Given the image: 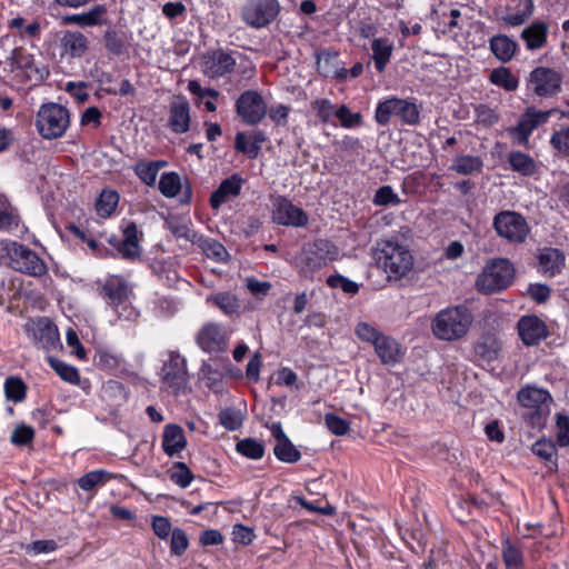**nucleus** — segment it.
Masks as SVG:
<instances>
[{
	"instance_id": "obj_54",
	"label": "nucleus",
	"mask_w": 569,
	"mask_h": 569,
	"mask_svg": "<svg viewBox=\"0 0 569 569\" xmlns=\"http://www.w3.org/2000/svg\"><path fill=\"white\" fill-rule=\"evenodd\" d=\"M170 536V552L174 556H181L184 553L189 546V539L186 531L181 528H174Z\"/></svg>"
},
{
	"instance_id": "obj_43",
	"label": "nucleus",
	"mask_w": 569,
	"mask_h": 569,
	"mask_svg": "<svg viewBox=\"0 0 569 569\" xmlns=\"http://www.w3.org/2000/svg\"><path fill=\"white\" fill-rule=\"evenodd\" d=\"M119 203V194L110 189L101 191L96 201V211L102 218H108L112 214Z\"/></svg>"
},
{
	"instance_id": "obj_3",
	"label": "nucleus",
	"mask_w": 569,
	"mask_h": 569,
	"mask_svg": "<svg viewBox=\"0 0 569 569\" xmlns=\"http://www.w3.org/2000/svg\"><path fill=\"white\" fill-rule=\"evenodd\" d=\"M473 322L471 311L465 306L448 307L437 313L432 320L433 335L443 341L463 338Z\"/></svg>"
},
{
	"instance_id": "obj_25",
	"label": "nucleus",
	"mask_w": 569,
	"mask_h": 569,
	"mask_svg": "<svg viewBox=\"0 0 569 569\" xmlns=\"http://www.w3.org/2000/svg\"><path fill=\"white\" fill-rule=\"evenodd\" d=\"M107 9L103 4H97L89 11L82 13H73L62 18L66 24H76L81 28L96 27L104 22Z\"/></svg>"
},
{
	"instance_id": "obj_58",
	"label": "nucleus",
	"mask_w": 569,
	"mask_h": 569,
	"mask_svg": "<svg viewBox=\"0 0 569 569\" xmlns=\"http://www.w3.org/2000/svg\"><path fill=\"white\" fill-rule=\"evenodd\" d=\"M550 144L560 153L569 156V126L555 131L551 134Z\"/></svg>"
},
{
	"instance_id": "obj_1",
	"label": "nucleus",
	"mask_w": 569,
	"mask_h": 569,
	"mask_svg": "<svg viewBox=\"0 0 569 569\" xmlns=\"http://www.w3.org/2000/svg\"><path fill=\"white\" fill-rule=\"evenodd\" d=\"M373 258L388 280L398 281L406 277L413 267V256L407 246L392 240L377 242Z\"/></svg>"
},
{
	"instance_id": "obj_35",
	"label": "nucleus",
	"mask_w": 569,
	"mask_h": 569,
	"mask_svg": "<svg viewBox=\"0 0 569 569\" xmlns=\"http://www.w3.org/2000/svg\"><path fill=\"white\" fill-rule=\"evenodd\" d=\"M501 342L493 333H485L475 345V352L485 360L496 359L500 352Z\"/></svg>"
},
{
	"instance_id": "obj_59",
	"label": "nucleus",
	"mask_w": 569,
	"mask_h": 569,
	"mask_svg": "<svg viewBox=\"0 0 569 569\" xmlns=\"http://www.w3.org/2000/svg\"><path fill=\"white\" fill-rule=\"evenodd\" d=\"M525 2V10L521 11V12H517V13H512V14H508L506 17H503V21L511 26V27H517V26H521L522 23H525L532 14L533 12V2L532 0H523Z\"/></svg>"
},
{
	"instance_id": "obj_40",
	"label": "nucleus",
	"mask_w": 569,
	"mask_h": 569,
	"mask_svg": "<svg viewBox=\"0 0 569 569\" xmlns=\"http://www.w3.org/2000/svg\"><path fill=\"white\" fill-rule=\"evenodd\" d=\"M508 161L512 170L522 176H532L537 170L536 161L521 151L510 152Z\"/></svg>"
},
{
	"instance_id": "obj_7",
	"label": "nucleus",
	"mask_w": 569,
	"mask_h": 569,
	"mask_svg": "<svg viewBox=\"0 0 569 569\" xmlns=\"http://www.w3.org/2000/svg\"><path fill=\"white\" fill-rule=\"evenodd\" d=\"M391 117L399 118L406 124L416 126L420 120V111L415 102L393 97L380 101L375 112V119L380 126H387Z\"/></svg>"
},
{
	"instance_id": "obj_6",
	"label": "nucleus",
	"mask_w": 569,
	"mask_h": 569,
	"mask_svg": "<svg viewBox=\"0 0 569 569\" xmlns=\"http://www.w3.org/2000/svg\"><path fill=\"white\" fill-rule=\"evenodd\" d=\"M513 274V266L507 259H496L483 268L477 278L476 287L483 293L497 292L510 286Z\"/></svg>"
},
{
	"instance_id": "obj_57",
	"label": "nucleus",
	"mask_w": 569,
	"mask_h": 569,
	"mask_svg": "<svg viewBox=\"0 0 569 569\" xmlns=\"http://www.w3.org/2000/svg\"><path fill=\"white\" fill-rule=\"evenodd\" d=\"M355 332L360 340L369 342L372 346L383 335L376 327L368 322H359L356 326Z\"/></svg>"
},
{
	"instance_id": "obj_50",
	"label": "nucleus",
	"mask_w": 569,
	"mask_h": 569,
	"mask_svg": "<svg viewBox=\"0 0 569 569\" xmlns=\"http://www.w3.org/2000/svg\"><path fill=\"white\" fill-rule=\"evenodd\" d=\"M311 108L323 123L330 122L337 113V108L329 99H316L311 102Z\"/></svg>"
},
{
	"instance_id": "obj_46",
	"label": "nucleus",
	"mask_w": 569,
	"mask_h": 569,
	"mask_svg": "<svg viewBox=\"0 0 569 569\" xmlns=\"http://www.w3.org/2000/svg\"><path fill=\"white\" fill-rule=\"evenodd\" d=\"M273 452L282 462H297L301 458L300 451L292 445L288 437L276 442Z\"/></svg>"
},
{
	"instance_id": "obj_15",
	"label": "nucleus",
	"mask_w": 569,
	"mask_h": 569,
	"mask_svg": "<svg viewBox=\"0 0 569 569\" xmlns=\"http://www.w3.org/2000/svg\"><path fill=\"white\" fill-rule=\"evenodd\" d=\"M237 113L244 123L258 124L267 113V104L257 91H244L236 102Z\"/></svg>"
},
{
	"instance_id": "obj_21",
	"label": "nucleus",
	"mask_w": 569,
	"mask_h": 569,
	"mask_svg": "<svg viewBox=\"0 0 569 569\" xmlns=\"http://www.w3.org/2000/svg\"><path fill=\"white\" fill-rule=\"evenodd\" d=\"M191 122L190 104L186 97L177 96L170 103L168 126L176 133H184Z\"/></svg>"
},
{
	"instance_id": "obj_42",
	"label": "nucleus",
	"mask_w": 569,
	"mask_h": 569,
	"mask_svg": "<svg viewBox=\"0 0 569 569\" xmlns=\"http://www.w3.org/2000/svg\"><path fill=\"white\" fill-rule=\"evenodd\" d=\"M482 167L483 162L480 157L469 154L457 156L451 164V169L460 174L480 172Z\"/></svg>"
},
{
	"instance_id": "obj_30",
	"label": "nucleus",
	"mask_w": 569,
	"mask_h": 569,
	"mask_svg": "<svg viewBox=\"0 0 569 569\" xmlns=\"http://www.w3.org/2000/svg\"><path fill=\"white\" fill-rule=\"evenodd\" d=\"M548 26L542 21H535L521 31V39L528 50H537L546 46Z\"/></svg>"
},
{
	"instance_id": "obj_38",
	"label": "nucleus",
	"mask_w": 569,
	"mask_h": 569,
	"mask_svg": "<svg viewBox=\"0 0 569 569\" xmlns=\"http://www.w3.org/2000/svg\"><path fill=\"white\" fill-rule=\"evenodd\" d=\"M489 80L492 84L503 88L506 91H515L519 87V79L507 67H498L490 72Z\"/></svg>"
},
{
	"instance_id": "obj_11",
	"label": "nucleus",
	"mask_w": 569,
	"mask_h": 569,
	"mask_svg": "<svg viewBox=\"0 0 569 569\" xmlns=\"http://www.w3.org/2000/svg\"><path fill=\"white\" fill-rule=\"evenodd\" d=\"M280 12L278 0H249L241 10L243 21L256 29L270 24Z\"/></svg>"
},
{
	"instance_id": "obj_37",
	"label": "nucleus",
	"mask_w": 569,
	"mask_h": 569,
	"mask_svg": "<svg viewBox=\"0 0 569 569\" xmlns=\"http://www.w3.org/2000/svg\"><path fill=\"white\" fill-rule=\"evenodd\" d=\"M113 475L104 469L89 471L77 480L78 486L84 491H92L106 485Z\"/></svg>"
},
{
	"instance_id": "obj_51",
	"label": "nucleus",
	"mask_w": 569,
	"mask_h": 569,
	"mask_svg": "<svg viewBox=\"0 0 569 569\" xmlns=\"http://www.w3.org/2000/svg\"><path fill=\"white\" fill-rule=\"evenodd\" d=\"M373 203L380 207L399 206L401 200L390 186H383L376 191Z\"/></svg>"
},
{
	"instance_id": "obj_64",
	"label": "nucleus",
	"mask_w": 569,
	"mask_h": 569,
	"mask_svg": "<svg viewBox=\"0 0 569 569\" xmlns=\"http://www.w3.org/2000/svg\"><path fill=\"white\" fill-rule=\"evenodd\" d=\"M557 440L561 446L569 445V416L565 413H558L557 420Z\"/></svg>"
},
{
	"instance_id": "obj_13",
	"label": "nucleus",
	"mask_w": 569,
	"mask_h": 569,
	"mask_svg": "<svg viewBox=\"0 0 569 569\" xmlns=\"http://www.w3.org/2000/svg\"><path fill=\"white\" fill-rule=\"evenodd\" d=\"M26 331L33 343L46 350H54L60 346L57 327L48 318H37L26 325Z\"/></svg>"
},
{
	"instance_id": "obj_19",
	"label": "nucleus",
	"mask_w": 569,
	"mask_h": 569,
	"mask_svg": "<svg viewBox=\"0 0 569 569\" xmlns=\"http://www.w3.org/2000/svg\"><path fill=\"white\" fill-rule=\"evenodd\" d=\"M12 63L24 71L26 77L34 84L43 81L49 76V70L44 64L34 61L32 54L22 48L12 51Z\"/></svg>"
},
{
	"instance_id": "obj_32",
	"label": "nucleus",
	"mask_w": 569,
	"mask_h": 569,
	"mask_svg": "<svg viewBox=\"0 0 569 569\" xmlns=\"http://www.w3.org/2000/svg\"><path fill=\"white\" fill-rule=\"evenodd\" d=\"M264 140L266 137L262 131H254L250 136L238 132L234 139V148L238 152L246 153L253 159L259 154Z\"/></svg>"
},
{
	"instance_id": "obj_24",
	"label": "nucleus",
	"mask_w": 569,
	"mask_h": 569,
	"mask_svg": "<svg viewBox=\"0 0 569 569\" xmlns=\"http://www.w3.org/2000/svg\"><path fill=\"white\" fill-rule=\"evenodd\" d=\"M60 47L62 56L82 58L89 49V40L79 31H66L61 37Z\"/></svg>"
},
{
	"instance_id": "obj_53",
	"label": "nucleus",
	"mask_w": 569,
	"mask_h": 569,
	"mask_svg": "<svg viewBox=\"0 0 569 569\" xmlns=\"http://www.w3.org/2000/svg\"><path fill=\"white\" fill-rule=\"evenodd\" d=\"M219 421L226 429L234 431L242 426V415L234 408H227L219 413Z\"/></svg>"
},
{
	"instance_id": "obj_52",
	"label": "nucleus",
	"mask_w": 569,
	"mask_h": 569,
	"mask_svg": "<svg viewBox=\"0 0 569 569\" xmlns=\"http://www.w3.org/2000/svg\"><path fill=\"white\" fill-rule=\"evenodd\" d=\"M292 500L296 503H298L299 506H301L303 509H306L312 513H320L323 516H333L337 511L336 508L332 505H330L329 502H326V505H323V506H318L313 501H308L302 496H293Z\"/></svg>"
},
{
	"instance_id": "obj_49",
	"label": "nucleus",
	"mask_w": 569,
	"mask_h": 569,
	"mask_svg": "<svg viewBox=\"0 0 569 569\" xmlns=\"http://www.w3.org/2000/svg\"><path fill=\"white\" fill-rule=\"evenodd\" d=\"M336 118L340 126L346 129H352L362 124V116L359 112H352L346 104L337 108Z\"/></svg>"
},
{
	"instance_id": "obj_55",
	"label": "nucleus",
	"mask_w": 569,
	"mask_h": 569,
	"mask_svg": "<svg viewBox=\"0 0 569 569\" xmlns=\"http://www.w3.org/2000/svg\"><path fill=\"white\" fill-rule=\"evenodd\" d=\"M169 477L173 483L181 488H187L193 479V475L190 469L187 468V465H174L169 471Z\"/></svg>"
},
{
	"instance_id": "obj_4",
	"label": "nucleus",
	"mask_w": 569,
	"mask_h": 569,
	"mask_svg": "<svg viewBox=\"0 0 569 569\" xmlns=\"http://www.w3.org/2000/svg\"><path fill=\"white\" fill-rule=\"evenodd\" d=\"M521 416L531 428H542L551 412L553 399L541 388L526 387L518 392Z\"/></svg>"
},
{
	"instance_id": "obj_62",
	"label": "nucleus",
	"mask_w": 569,
	"mask_h": 569,
	"mask_svg": "<svg viewBox=\"0 0 569 569\" xmlns=\"http://www.w3.org/2000/svg\"><path fill=\"white\" fill-rule=\"evenodd\" d=\"M151 526L154 535L163 540L168 539L173 530L169 519L163 516H153Z\"/></svg>"
},
{
	"instance_id": "obj_39",
	"label": "nucleus",
	"mask_w": 569,
	"mask_h": 569,
	"mask_svg": "<svg viewBox=\"0 0 569 569\" xmlns=\"http://www.w3.org/2000/svg\"><path fill=\"white\" fill-rule=\"evenodd\" d=\"M337 56L336 54H330V53H322L320 56H318V60H317V67H318V71L320 74H322L323 77H331V78H337V79H340V80H346L348 78H350L349 76V72L348 70L349 69H346V68H331V63L336 60Z\"/></svg>"
},
{
	"instance_id": "obj_31",
	"label": "nucleus",
	"mask_w": 569,
	"mask_h": 569,
	"mask_svg": "<svg viewBox=\"0 0 569 569\" xmlns=\"http://www.w3.org/2000/svg\"><path fill=\"white\" fill-rule=\"evenodd\" d=\"M501 557L506 569H522L525 566L522 545L520 542H512L509 537L502 540Z\"/></svg>"
},
{
	"instance_id": "obj_60",
	"label": "nucleus",
	"mask_w": 569,
	"mask_h": 569,
	"mask_svg": "<svg viewBox=\"0 0 569 569\" xmlns=\"http://www.w3.org/2000/svg\"><path fill=\"white\" fill-rule=\"evenodd\" d=\"M327 428L337 436H343L349 431V422L335 413L325 416Z\"/></svg>"
},
{
	"instance_id": "obj_12",
	"label": "nucleus",
	"mask_w": 569,
	"mask_h": 569,
	"mask_svg": "<svg viewBox=\"0 0 569 569\" xmlns=\"http://www.w3.org/2000/svg\"><path fill=\"white\" fill-rule=\"evenodd\" d=\"M562 74L547 67L535 68L528 79V87L541 98L553 97L561 90Z\"/></svg>"
},
{
	"instance_id": "obj_18",
	"label": "nucleus",
	"mask_w": 569,
	"mask_h": 569,
	"mask_svg": "<svg viewBox=\"0 0 569 569\" xmlns=\"http://www.w3.org/2000/svg\"><path fill=\"white\" fill-rule=\"evenodd\" d=\"M228 336L223 328L208 322L197 333V343L206 352H221L227 348Z\"/></svg>"
},
{
	"instance_id": "obj_23",
	"label": "nucleus",
	"mask_w": 569,
	"mask_h": 569,
	"mask_svg": "<svg viewBox=\"0 0 569 569\" xmlns=\"http://www.w3.org/2000/svg\"><path fill=\"white\" fill-rule=\"evenodd\" d=\"M244 182L246 180L239 173H233L232 176L223 179L218 189L212 192L210 197L211 207L213 209H218L224 202L238 197Z\"/></svg>"
},
{
	"instance_id": "obj_48",
	"label": "nucleus",
	"mask_w": 569,
	"mask_h": 569,
	"mask_svg": "<svg viewBox=\"0 0 569 569\" xmlns=\"http://www.w3.org/2000/svg\"><path fill=\"white\" fill-rule=\"evenodd\" d=\"M27 387L18 377H8L4 381L6 398L13 402H21L26 398Z\"/></svg>"
},
{
	"instance_id": "obj_20",
	"label": "nucleus",
	"mask_w": 569,
	"mask_h": 569,
	"mask_svg": "<svg viewBox=\"0 0 569 569\" xmlns=\"http://www.w3.org/2000/svg\"><path fill=\"white\" fill-rule=\"evenodd\" d=\"M161 376L163 382L174 391L181 389L187 382L186 360L177 353H170L164 362Z\"/></svg>"
},
{
	"instance_id": "obj_56",
	"label": "nucleus",
	"mask_w": 569,
	"mask_h": 569,
	"mask_svg": "<svg viewBox=\"0 0 569 569\" xmlns=\"http://www.w3.org/2000/svg\"><path fill=\"white\" fill-rule=\"evenodd\" d=\"M197 243L201 246L207 257L212 258L217 261L223 260L227 253L224 247L216 240L202 239V237L200 236V241H198Z\"/></svg>"
},
{
	"instance_id": "obj_61",
	"label": "nucleus",
	"mask_w": 569,
	"mask_h": 569,
	"mask_svg": "<svg viewBox=\"0 0 569 569\" xmlns=\"http://www.w3.org/2000/svg\"><path fill=\"white\" fill-rule=\"evenodd\" d=\"M123 363V358L111 351L106 350L99 352L98 355V365L103 369L116 370L120 368Z\"/></svg>"
},
{
	"instance_id": "obj_14",
	"label": "nucleus",
	"mask_w": 569,
	"mask_h": 569,
	"mask_svg": "<svg viewBox=\"0 0 569 569\" xmlns=\"http://www.w3.org/2000/svg\"><path fill=\"white\" fill-rule=\"evenodd\" d=\"M553 112H556V109L547 111H538L533 108L527 109L517 126L509 129L510 136L518 144L527 146L532 131L546 123Z\"/></svg>"
},
{
	"instance_id": "obj_63",
	"label": "nucleus",
	"mask_w": 569,
	"mask_h": 569,
	"mask_svg": "<svg viewBox=\"0 0 569 569\" xmlns=\"http://www.w3.org/2000/svg\"><path fill=\"white\" fill-rule=\"evenodd\" d=\"M104 46L112 54H121L124 51L123 40L113 30H108L104 33Z\"/></svg>"
},
{
	"instance_id": "obj_29",
	"label": "nucleus",
	"mask_w": 569,
	"mask_h": 569,
	"mask_svg": "<svg viewBox=\"0 0 569 569\" xmlns=\"http://www.w3.org/2000/svg\"><path fill=\"white\" fill-rule=\"evenodd\" d=\"M166 226L178 240L192 243L200 241V236L191 228V221L187 218L171 216L166 220Z\"/></svg>"
},
{
	"instance_id": "obj_26",
	"label": "nucleus",
	"mask_w": 569,
	"mask_h": 569,
	"mask_svg": "<svg viewBox=\"0 0 569 569\" xmlns=\"http://www.w3.org/2000/svg\"><path fill=\"white\" fill-rule=\"evenodd\" d=\"M538 259L539 271L547 277L556 276L565 266V256L558 249L546 248L540 252Z\"/></svg>"
},
{
	"instance_id": "obj_28",
	"label": "nucleus",
	"mask_w": 569,
	"mask_h": 569,
	"mask_svg": "<svg viewBox=\"0 0 569 569\" xmlns=\"http://www.w3.org/2000/svg\"><path fill=\"white\" fill-rule=\"evenodd\" d=\"M375 351L383 365H395L401 359V350L398 342L382 335L373 345Z\"/></svg>"
},
{
	"instance_id": "obj_22",
	"label": "nucleus",
	"mask_w": 569,
	"mask_h": 569,
	"mask_svg": "<svg viewBox=\"0 0 569 569\" xmlns=\"http://www.w3.org/2000/svg\"><path fill=\"white\" fill-rule=\"evenodd\" d=\"M518 332L527 346L538 345L548 335L547 327L536 316H525L518 321Z\"/></svg>"
},
{
	"instance_id": "obj_2",
	"label": "nucleus",
	"mask_w": 569,
	"mask_h": 569,
	"mask_svg": "<svg viewBox=\"0 0 569 569\" xmlns=\"http://www.w3.org/2000/svg\"><path fill=\"white\" fill-rule=\"evenodd\" d=\"M0 258L17 272L40 278L48 273L46 262L28 247L12 240L0 241Z\"/></svg>"
},
{
	"instance_id": "obj_44",
	"label": "nucleus",
	"mask_w": 569,
	"mask_h": 569,
	"mask_svg": "<svg viewBox=\"0 0 569 569\" xmlns=\"http://www.w3.org/2000/svg\"><path fill=\"white\" fill-rule=\"evenodd\" d=\"M48 362L62 380L72 385L79 383L80 377L76 367L70 366L54 357H48Z\"/></svg>"
},
{
	"instance_id": "obj_36",
	"label": "nucleus",
	"mask_w": 569,
	"mask_h": 569,
	"mask_svg": "<svg viewBox=\"0 0 569 569\" xmlns=\"http://www.w3.org/2000/svg\"><path fill=\"white\" fill-rule=\"evenodd\" d=\"M207 303L213 305L219 308L224 315H238L240 311V301L236 295L230 292H218L207 297Z\"/></svg>"
},
{
	"instance_id": "obj_33",
	"label": "nucleus",
	"mask_w": 569,
	"mask_h": 569,
	"mask_svg": "<svg viewBox=\"0 0 569 569\" xmlns=\"http://www.w3.org/2000/svg\"><path fill=\"white\" fill-rule=\"evenodd\" d=\"M187 445L184 432L177 425H168L163 431L162 447L169 457L179 453Z\"/></svg>"
},
{
	"instance_id": "obj_41",
	"label": "nucleus",
	"mask_w": 569,
	"mask_h": 569,
	"mask_svg": "<svg viewBox=\"0 0 569 569\" xmlns=\"http://www.w3.org/2000/svg\"><path fill=\"white\" fill-rule=\"evenodd\" d=\"M167 166L163 160L158 161H140L136 164L134 171L137 176L148 186H154L159 170Z\"/></svg>"
},
{
	"instance_id": "obj_16",
	"label": "nucleus",
	"mask_w": 569,
	"mask_h": 569,
	"mask_svg": "<svg viewBox=\"0 0 569 569\" xmlns=\"http://www.w3.org/2000/svg\"><path fill=\"white\" fill-rule=\"evenodd\" d=\"M272 219L281 226L303 227L308 223L307 213L283 197L274 200Z\"/></svg>"
},
{
	"instance_id": "obj_17",
	"label": "nucleus",
	"mask_w": 569,
	"mask_h": 569,
	"mask_svg": "<svg viewBox=\"0 0 569 569\" xmlns=\"http://www.w3.org/2000/svg\"><path fill=\"white\" fill-rule=\"evenodd\" d=\"M200 66L204 76L214 79L232 72L236 60L230 53L216 50L203 54Z\"/></svg>"
},
{
	"instance_id": "obj_10",
	"label": "nucleus",
	"mask_w": 569,
	"mask_h": 569,
	"mask_svg": "<svg viewBox=\"0 0 569 569\" xmlns=\"http://www.w3.org/2000/svg\"><path fill=\"white\" fill-rule=\"evenodd\" d=\"M492 226L501 238L516 243L523 242L530 231L525 217L510 210L496 214Z\"/></svg>"
},
{
	"instance_id": "obj_45",
	"label": "nucleus",
	"mask_w": 569,
	"mask_h": 569,
	"mask_svg": "<svg viewBox=\"0 0 569 569\" xmlns=\"http://www.w3.org/2000/svg\"><path fill=\"white\" fill-rule=\"evenodd\" d=\"M236 449L244 458L252 460L261 459L264 455V447L262 442L252 438L240 440L236 445Z\"/></svg>"
},
{
	"instance_id": "obj_9",
	"label": "nucleus",
	"mask_w": 569,
	"mask_h": 569,
	"mask_svg": "<svg viewBox=\"0 0 569 569\" xmlns=\"http://www.w3.org/2000/svg\"><path fill=\"white\" fill-rule=\"evenodd\" d=\"M99 296L109 300L119 318L131 320L137 317L136 310L128 303L129 288L120 277H109L99 288Z\"/></svg>"
},
{
	"instance_id": "obj_5",
	"label": "nucleus",
	"mask_w": 569,
	"mask_h": 569,
	"mask_svg": "<svg viewBox=\"0 0 569 569\" xmlns=\"http://www.w3.org/2000/svg\"><path fill=\"white\" fill-rule=\"evenodd\" d=\"M37 129L44 139H57L64 134L70 124L67 108L59 103L42 104L37 113Z\"/></svg>"
},
{
	"instance_id": "obj_47",
	"label": "nucleus",
	"mask_w": 569,
	"mask_h": 569,
	"mask_svg": "<svg viewBox=\"0 0 569 569\" xmlns=\"http://www.w3.org/2000/svg\"><path fill=\"white\" fill-rule=\"evenodd\" d=\"M181 189V179L177 172H166L160 177L159 190L167 198H174Z\"/></svg>"
},
{
	"instance_id": "obj_8",
	"label": "nucleus",
	"mask_w": 569,
	"mask_h": 569,
	"mask_svg": "<svg viewBox=\"0 0 569 569\" xmlns=\"http://www.w3.org/2000/svg\"><path fill=\"white\" fill-rule=\"evenodd\" d=\"M338 249L326 239H318L308 243L300 256V268L305 276L321 269L338 258Z\"/></svg>"
},
{
	"instance_id": "obj_34",
	"label": "nucleus",
	"mask_w": 569,
	"mask_h": 569,
	"mask_svg": "<svg viewBox=\"0 0 569 569\" xmlns=\"http://www.w3.org/2000/svg\"><path fill=\"white\" fill-rule=\"evenodd\" d=\"M489 44L492 54L501 62L510 61L518 48L517 42L506 34L493 36Z\"/></svg>"
},
{
	"instance_id": "obj_27",
	"label": "nucleus",
	"mask_w": 569,
	"mask_h": 569,
	"mask_svg": "<svg viewBox=\"0 0 569 569\" xmlns=\"http://www.w3.org/2000/svg\"><path fill=\"white\" fill-rule=\"evenodd\" d=\"M371 51L375 68L379 73H382L391 60L393 42L389 38H373Z\"/></svg>"
}]
</instances>
